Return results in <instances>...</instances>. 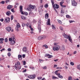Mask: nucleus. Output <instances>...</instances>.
Here are the masks:
<instances>
[{
  "label": "nucleus",
  "mask_w": 80,
  "mask_h": 80,
  "mask_svg": "<svg viewBox=\"0 0 80 80\" xmlns=\"http://www.w3.org/2000/svg\"><path fill=\"white\" fill-rule=\"evenodd\" d=\"M58 77H59V78H61V79L63 78V76L61 75L59 76H58Z\"/></svg>",
  "instance_id": "nucleus-32"
},
{
  "label": "nucleus",
  "mask_w": 80,
  "mask_h": 80,
  "mask_svg": "<svg viewBox=\"0 0 80 80\" xmlns=\"http://www.w3.org/2000/svg\"><path fill=\"white\" fill-rule=\"evenodd\" d=\"M66 17L67 18H71V17L70 16L67 15H66Z\"/></svg>",
  "instance_id": "nucleus-25"
},
{
  "label": "nucleus",
  "mask_w": 80,
  "mask_h": 80,
  "mask_svg": "<svg viewBox=\"0 0 80 80\" xmlns=\"http://www.w3.org/2000/svg\"><path fill=\"white\" fill-rule=\"evenodd\" d=\"M7 55L9 57H10V56H11V53H10V52H8L7 54Z\"/></svg>",
  "instance_id": "nucleus-36"
},
{
  "label": "nucleus",
  "mask_w": 80,
  "mask_h": 80,
  "mask_svg": "<svg viewBox=\"0 0 80 80\" xmlns=\"http://www.w3.org/2000/svg\"><path fill=\"white\" fill-rule=\"evenodd\" d=\"M30 25H29V24H28V23L26 24V26L27 27H28Z\"/></svg>",
  "instance_id": "nucleus-57"
},
{
  "label": "nucleus",
  "mask_w": 80,
  "mask_h": 80,
  "mask_svg": "<svg viewBox=\"0 0 80 80\" xmlns=\"http://www.w3.org/2000/svg\"><path fill=\"white\" fill-rule=\"evenodd\" d=\"M28 11H31V9L30 8H27Z\"/></svg>",
  "instance_id": "nucleus-53"
},
{
  "label": "nucleus",
  "mask_w": 80,
  "mask_h": 80,
  "mask_svg": "<svg viewBox=\"0 0 80 80\" xmlns=\"http://www.w3.org/2000/svg\"><path fill=\"white\" fill-rule=\"evenodd\" d=\"M45 8H48V4H46L44 6Z\"/></svg>",
  "instance_id": "nucleus-37"
},
{
  "label": "nucleus",
  "mask_w": 80,
  "mask_h": 80,
  "mask_svg": "<svg viewBox=\"0 0 80 80\" xmlns=\"http://www.w3.org/2000/svg\"><path fill=\"white\" fill-rule=\"evenodd\" d=\"M46 24L48 25H50V20L49 18L48 19Z\"/></svg>",
  "instance_id": "nucleus-14"
},
{
  "label": "nucleus",
  "mask_w": 80,
  "mask_h": 80,
  "mask_svg": "<svg viewBox=\"0 0 80 80\" xmlns=\"http://www.w3.org/2000/svg\"><path fill=\"white\" fill-rule=\"evenodd\" d=\"M77 68L78 69V70H80V64L78 65L77 66Z\"/></svg>",
  "instance_id": "nucleus-24"
},
{
  "label": "nucleus",
  "mask_w": 80,
  "mask_h": 80,
  "mask_svg": "<svg viewBox=\"0 0 80 80\" xmlns=\"http://www.w3.org/2000/svg\"><path fill=\"white\" fill-rule=\"evenodd\" d=\"M63 3H64V2L63 1H61L60 2V4L61 6H62L63 5L62 4Z\"/></svg>",
  "instance_id": "nucleus-26"
},
{
  "label": "nucleus",
  "mask_w": 80,
  "mask_h": 80,
  "mask_svg": "<svg viewBox=\"0 0 80 80\" xmlns=\"http://www.w3.org/2000/svg\"><path fill=\"white\" fill-rule=\"evenodd\" d=\"M53 49L54 51H58V50L60 49V46L57 45L55 47H53Z\"/></svg>",
  "instance_id": "nucleus-3"
},
{
  "label": "nucleus",
  "mask_w": 80,
  "mask_h": 80,
  "mask_svg": "<svg viewBox=\"0 0 80 80\" xmlns=\"http://www.w3.org/2000/svg\"><path fill=\"white\" fill-rule=\"evenodd\" d=\"M39 61L40 62H43V60H42V59H39Z\"/></svg>",
  "instance_id": "nucleus-48"
},
{
  "label": "nucleus",
  "mask_w": 80,
  "mask_h": 80,
  "mask_svg": "<svg viewBox=\"0 0 80 80\" xmlns=\"http://www.w3.org/2000/svg\"><path fill=\"white\" fill-rule=\"evenodd\" d=\"M13 6L12 5H8L7 6V8L8 10H10L11 8H12Z\"/></svg>",
  "instance_id": "nucleus-15"
},
{
  "label": "nucleus",
  "mask_w": 80,
  "mask_h": 80,
  "mask_svg": "<svg viewBox=\"0 0 80 80\" xmlns=\"http://www.w3.org/2000/svg\"><path fill=\"white\" fill-rule=\"evenodd\" d=\"M4 20V19H3V18H2L0 19V21H1V22H3Z\"/></svg>",
  "instance_id": "nucleus-54"
},
{
  "label": "nucleus",
  "mask_w": 80,
  "mask_h": 80,
  "mask_svg": "<svg viewBox=\"0 0 80 80\" xmlns=\"http://www.w3.org/2000/svg\"><path fill=\"white\" fill-rule=\"evenodd\" d=\"M20 12H21V14L22 15H24V13H23V12L22 10H23V6H20Z\"/></svg>",
  "instance_id": "nucleus-9"
},
{
  "label": "nucleus",
  "mask_w": 80,
  "mask_h": 80,
  "mask_svg": "<svg viewBox=\"0 0 80 80\" xmlns=\"http://www.w3.org/2000/svg\"><path fill=\"white\" fill-rule=\"evenodd\" d=\"M10 2V0H6L5 2H6V3H7L8 2Z\"/></svg>",
  "instance_id": "nucleus-47"
},
{
  "label": "nucleus",
  "mask_w": 80,
  "mask_h": 80,
  "mask_svg": "<svg viewBox=\"0 0 80 80\" xmlns=\"http://www.w3.org/2000/svg\"><path fill=\"white\" fill-rule=\"evenodd\" d=\"M61 7H62V8H65L66 6V5H62V6H61Z\"/></svg>",
  "instance_id": "nucleus-42"
},
{
  "label": "nucleus",
  "mask_w": 80,
  "mask_h": 80,
  "mask_svg": "<svg viewBox=\"0 0 80 80\" xmlns=\"http://www.w3.org/2000/svg\"><path fill=\"white\" fill-rule=\"evenodd\" d=\"M16 64H18V65H20V62H17V63Z\"/></svg>",
  "instance_id": "nucleus-45"
},
{
  "label": "nucleus",
  "mask_w": 80,
  "mask_h": 80,
  "mask_svg": "<svg viewBox=\"0 0 80 80\" xmlns=\"http://www.w3.org/2000/svg\"><path fill=\"white\" fill-rule=\"evenodd\" d=\"M16 39H15V37L13 36L11 38H9V41L10 42V44L11 45H14L15 43V40Z\"/></svg>",
  "instance_id": "nucleus-1"
},
{
  "label": "nucleus",
  "mask_w": 80,
  "mask_h": 80,
  "mask_svg": "<svg viewBox=\"0 0 80 80\" xmlns=\"http://www.w3.org/2000/svg\"><path fill=\"white\" fill-rule=\"evenodd\" d=\"M10 18L9 17H7L5 18V20H4L5 22H7V23H8V22H10Z\"/></svg>",
  "instance_id": "nucleus-7"
},
{
  "label": "nucleus",
  "mask_w": 80,
  "mask_h": 80,
  "mask_svg": "<svg viewBox=\"0 0 80 80\" xmlns=\"http://www.w3.org/2000/svg\"><path fill=\"white\" fill-rule=\"evenodd\" d=\"M60 30H63V28H62V27H60Z\"/></svg>",
  "instance_id": "nucleus-55"
},
{
  "label": "nucleus",
  "mask_w": 80,
  "mask_h": 80,
  "mask_svg": "<svg viewBox=\"0 0 80 80\" xmlns=\"http://www.w3.org/2000/svg\"><path fill=\"white\" fill-rule=\"evenodd\" d=\"M11 10L12 12H13V13L15 12V11H14V8L12 9Z\"/></svg>",
  "instance_id": "nucleus-38"
},
{
  "label": "nucleus",
  "mask_w": 80,
  "mask_h": 80,
  "mask_svg": "<svg viewBox=\"0 0 80 80\" xmlns=\"http://www.w3.org/2000/svg\"><path fill=\"white\" fill-rule=\"evenodd\" d=\"M70 64L71 65L73 66L74 65V63H73V62H71Z\"/></svg>",
  "instance_id": "nucleus-34"
},
{
  "label": "nucleus",
  "mask_w": 80,
  "mask_h": 80,
  "mask_svg": "<svg viewBox=\"0 0 80 80\" xmlns=\"http://www.w3.org/2000/svg\"><path fill=\"white\" fill-rule=\"evenodd\" d=\"M23 65H26V62H25V61H23Z\"/></svg>",
  "instance_id": "nucleus-39"
},
{
  "label": "nucleus",
  "mask_w": 80,
  "mask_h": 80,
  "mask_svg": "<svg viewBox=\"0 0 80 80\" xmlns=\"http://www.w3.org/2000/svg\"><path fill=\"white\" fill-rule=\"evenodd\" d=\"M72 80V77L69 76L68 78V80Z\"/></svg>",
  "instance_id": "nucleus-31"
},
{
  "label": "nucleus",
  "mask_w": 80,
  "mask_h": 80,
  "mask_svg": "<svg viewBox=\"0 0 80 80\" xmlns=\"http://www.w3.org/2000/svg\"><path fill=\"white\" fill-rule=\"evenodd\" d=\"M38 26L39 27V28H38V29L39 30V33H40V32H41V26H40V24H41V22H40V20L38 21Z\"/></svg>",
  "instance_id": "nucleus-4"
},
{
  "label": "nucleus",
  "mask_w": 80,
  "mask_h": 80,
  "mask_svg": "<svg viewBox=\"0 0 80 80\" xmlns=\"http://www.w3.org/2000/svg\"><path fill=\"white\" fill-rule=\"evenodd\" d=\"M62 49L63 50H65V47H62Z\"/></svg>",
  "instance_id": "nucleus-58"
},
{
  "label": "nucleus",
  "mask_w": 80,
  "mask_h": 80,
  "mask_svg": "<svg viewBox=\"0 0 80 80\" xmlns=\"http://www.w3.org/2000/svg\"><path fill=\"white\" fill-rule=\"evenodd\" d=\"M58 78H57V77H53L52 78V79H53L54 80L55 79H58Z\"/></svg>",
  "instance_id": "nucleus-30"
},
{
  "label": "nucleus",
  "mask_w": 80,
  "mask_h": 80,
  "mask_svg": "<svg viewBox=\"0 0 80 80\" xmlns=\"http://www.w3.org/2000/svg\"><path fill=\"white\" fill-rule=\"evenodd\" d=\"M61 13H64V11L63 10V9H61Z\"/></svg>",
  "instance_id": "nucleus-29"
},
{
  "label": "nucleus",
  "mask_w": 80,
  "mask_h": 80,
  "mask_svg": "<svg viewBox=\"0 0 80 80\" xmlns=\"http://www.w3.org/2000/svg\"><path fill=\"white\" fill-rule=\"evenodd\" d=\"M46 38V37L45 36H39L38 38V39L39 40H42V39H44Z\"/></svg>",
  "instance_id": "nucleus-8"
},
{
  "label": "nucleus",
  "mask_w": 80,
  "mask_h": 80,
  "mask_svg": "<svg viewBox=\"0 0 80 80\" xmlns=\"http://www.w3.org/2000/svg\"><path fill=\"white\" fill-rule=\"evenodd\" d=\"M55 7V8L58 9L59 8V6L57 4H55L54 5V7Z\"/></svg>",
  "instance_id": "nucleus-16"
},
{
  "label": "nucleus",
  "mask_w": 80,
  "mask_h": 80,
  "mask_svg": "<svg viewBox=\"0 0 80 80\" xmlns=\"http://www.w3.org/2000/svg\"><path fill=\"white\" fill-rule=\"evenodd\" d=\"M47 68V66H44L43 67V69H46Z\"/></svg>",
  "instance_id": "nucleus-60"
},
{
  "label": "nucleus",
  "mask_w": 80,
  "mask_h": 80,
  "mask_svg": "<svg viewBox=\"0 0 80 80\" xmlns=\"http://www.w3.org/2000/svg\"><path fill=\"white\" fill-rule=\"evenodd\" d=\"M3 40H4V39H3V38H0V41H1V42L3 41Z\"/></svg>",
  "instance_id": "nucleus-43"
},
{
  "label": "nucleus",
  "mask_w": 80,
  "mask_h": 80,
  "mask_svg": "<svg viewBox=\"0 0 80 80\" xmlns=\"http://www.w3.org/2000/svg\"><path fill=\"white\" fill-rule=\"evenodd\" d=\"M22 27H23L25 26V24L24 23L22 24Z\"/></svg>",
  "instance_id": "nucleus-63"
},
{
  "label": "nucleus",
  "mask_w": 80,
  "mask_h": 80,
  "mask_svg": "<svg viewBox=\"0 0 80 80\" xmlns=\"http://www.w3.org/2000/svg\"><path fill=\"white\" fill-rule=\"evenodd\" d=\"M63 36L64 38H67V39H69V40L70 41V42L71 43H72V37H71V36L65 34L64 33L63 34Z\"/></svg>",
  "instance_id": "nucleus-2"
},
{
  "label": "nucleus",
  "mask_w": 80,
  "mask_h": 80,
  "mask_svg": "<svg viewBox=\"0 0 80 80\" xmlns=\"http://www.w3.org/2000/svg\"><path fill=\"white\" fill-rule=\"evenodd\" d=\"M0 3L1 4H4V3H5V1H2L0 2Z\"/></svg>",
  "instance_id": "nucleus-33"
},
{
  "label": "nucleus",
  "mask_w": 80,
  "mask_h": 80,
  "mask_svg": "<svg viewBox=\"0 0 80 80\" xmlns=\"http://www.w3.org/2000/svg\"><path fill=\"white\" fill-rule=\"evenodd\" d=\"M42 78V77L38 78V80H41V79Z\"/></svg>",
  "instance_id": "nucleus-52"
},
{
  "label": "nucleus",
  "mask_w": 80,
  "mask_h": 80,
  "mask_svg": "<svg viewBox=\"0 0 80 80\" xmlns=\"http://www.w3.org/2000/svg\"><path fill=\"white\" fill-rule=\"evenodd\" d=\"M14 68L16 70H18H18H20L21 69V66H19L17 64L15 63Z\"/></svg>",
  "instance_id": "nucleus-5"
},
{
  "label": "nucleus",
  "mask_w": 80,
  "mask_h": 80,
  "mask_svg": "<svg viewBox=\"0 0 80 80\" xmlns=\"http://www.w3.org/2000/svg\"><path fill=\"white\" fill-rule=\"evenodd\" d=\"M54 45H58V43L55 42L54 44Z\"/></svg>",
  "instance_id": "nucleus-56"
},
{
  "label": "nucleus",
  "mask_w": 80,
  "mask_h": 80,
  "mask_svg": "<svg viewBox=\"0 0 80 80\" xmlns=\"http://www.w3.org/2000/svg\"><path fill=\"white\" fill-rule=\"evenodd\" d=\"M29 7L31 8H32V9H35L36 8V6L35 5H32L31 4L29 5Z\"/></svg>",
  "instance_id": "nucleus-12"
},
{
  "label": "nucleus",
  "mask_w": 80,
  "mask_h": 80,
  "mask_svg": "<svg viewBox=\"0 0 80 80\" xmlns=\"http://www.w3.org/2000/svg\"><path fill=\"white\" fill-rule=\"evenodd\" d=\"M64 67H65V68H66V69H67L68 68V67H67V66H65Z\"/></svg>",
  "instance_id": "nucleus-62"
},
{
  "label": "nucleus",
  "mask_w": 80,
  "mask_h": 80,
  "mask_svg": "<svg viewBox=\"0 0 80 80\" xmlns=\"http://www.w3.org/2000/svg\"><path fill=\"white\" fill-rule=\"evenodd\" d=\"M22 57H23V58H25V55L23 54Z\"/></svg>",
  "instance_id": "nucleus-59"
},
{
  "label": "nucleus",
  "mask_w": 80,
  "mask_h": 80,
  "mask_svg": "<svg viewBox=\"0 0 80 80\" xmlns=\"http://www.w3.org/2000/svg\"><path fill=\"white\" fill-rule=\"evenodd\" d=\"M11 50H12V49L10 48H9L8 49V52H11Z\"/></svg>",
  "instance_id": "nucleus-44"
},
{
  "label": "nucleus",
  "mask_w": 80,
  "mask_h": 80,
  "mask_svg": "<svg viewBox=\"0 0 80 80\" xmlns=\"http://www.w3.org/2000/svg\"><path fill=\"white\" fill-rule=\"evenodd\" d=\"M74 21H73L72 20H70L69 21V22L70 23H73V22H74Z\"/></svg>",
  "instance_id": "nucleus-51"
},
{
  "label": "nucleus",
  "mask_w": 80,
  "mask_h": 80,
  "mask_svg": "<svg viewBox=\"0 0 80 80\" xmlns=\"http://www.w3.org/2000/svg\"><path fill=\"white\" fill-rule=\"evenodd\" d=\"M3 50H5V48H3V49H1L0 50V51L1 52H2V51H3Z\"/></svg>",
  "instance_id": "nucleus-61"
},
{
  "label": "nucleus",
  "mask_w": 80,
  "mask_h": 80,
  "mask_svg": "<svg viewBox=\"0 0 80 80\" xmlns=\"http://www.w3.org/2000/svg\"><path fill=\"white\" fill-rule=\"evenodd\" d=\"M53 0H51V2L52 4V5L53 7H54V2L53 1Z\"/></svg>",
  "instance_id": "nucleus-22"
},
{
  "label": "nucleus",
  "mask_w": 80,
  "mask_h": 80,
  "mask_svg": "<svg viewBox=\"0 0 80 80\" xmlns=\"http://www.w3.org/2000/svg\"><path fill=\"white\" fill-rule=\"evenodd\" d=\"M48 17V13H47L45 15V18L46 19H47Z\"/></svg>",
  "instance_id": "nucleus-20"
},
{
  "label": "nucleus",
  "mask_w": 80,
  "mask_h": 80,
  "mask_svg": "<svg viewBox=\"0 0 80 80\" xmlns=\"http://www.w3.org/2000/svg\"><path fill=\"white\" fill-rule=\"evenodd\" d=\"M72 5L73 6H74L75 7V6H77V2L74 1H72Z\"/></svg>",
  "instance_id": "nucleus-11"
},
{
  "label": "nucleus",
  "mask_w": 80,
  "mask_h": 80,
  "mask_svg": "<svg viewBox=\"0 0 80 80\" xmlns=\"http://www.w3.org/2000/svg\"><path fill=\"white\" fill-rule=\"evenodd\" d=\"M22 55H18V59L21 60H22Z\"/></svg>",
  "instance_id": "nucleus-18"
},
{
  "label": "nucleus",
  "mask_w": 80,
  "mask_h": 80,
  "mask_svg": "<svg viewBox=\"0 0 80 80\" xmlns=\"http://www.w3.org/2000/svg\"><path fill=\"white\" fill-rule=\"evenodd\" d=\"M42 47H45L46 48H48V46L46 45H44L43 46H42Z\"/></svg>",
  "instance_id": "nucleus-28"
},
{
  "label": "nucleus",
  "mask_w": 80,
  "mask_h": 80,
  "mask_svg": "<svg viewBox=\"0 0 80 80\" xmlns=\"http://www.w3.org/2000/svg\"><path fill=\"white\" fill-rule=\"evenodd\" d=\"M20 27V24L19 23H17V28H19Z\"/></svg>",
  "instance_id": "nucleus-27"
},
{
  "label": "nucleus",
  "mask_w": 80,
  "mask_h": 80,
  "mask_svg": "<svg viewBox=\"0 0 80 80\" xmlns=\"http://www.w3.org/2000/svg\"><path fill=\"white\" fill-rule=\"evenodd\" d=\"M36 75H32L28 76V77L30 79H33L35 78Z\"/></svg>",
  "instance_id": "nucleus-6"
},
{
  "label": "nucleus",
  "mask_w": 80,
  "mask_h": 80,
  "mask_svg": "<svg viewBox=\"0 0 80 80\" xmlns=\"http://www.w3.org/2000/svg\"><path fill=\"white\" fill-rule=\"evenodd\" d=\"M11 14V12L10 11H7L6 12V14L7 16H10V15Z\"/></svg>",
  "instance_id": "nucleus-19"
},
{
  "label": "nucleus",
  "mask_w": 80,
  "mask_h": 80,
  "mask_svg": "<svg viewBox=\"0 0 80 80\" xmlns=\"http://www.w3.org/2000/svg\"><path fill=\"white\" fill-rule=\"evenodd\" d=\"M21 18L23 20H25V19H26V17L23 16H21Z\"/></svg>",
  "instance_id": "nucleus-21"
},
{
  "label": "nucleus",
  "mask_w": 80,
  "mask_h": 80,
  "mask_svg": "<svg viewBox=\"0 0 80 80\" xmlns=\"http://www.w3.org/2000/svg\"><path fill=\"white\" fill-rule=\"evenodd\" d=\"M13 19V16L12 15L11 16V20H12Z\"/></svg>",
  "instance_id": "nucleus-49"
},
{
  "label": "nucleus",
  "mask_w": 80,
  "mask_h": 80,
  "mask_svg": "<svg viewBox=\"0 0 80 80\" xmlns=\"http://www.w3.org/2000/svg\"><path fill=\"white\" fill-rule=\"evenodd\" d=\"M57 67V65L55 64L54 66V67Z\"/></svg>",
  "instance_id": "nucleus-64"
},
{
  "label": "nucleus",
  "mask_w": 80,
  "mask_h": 80,
  "mask_svg": "<svg viewBox=\"0 0 80 80\" xmlns=\"http://www.w3.org/2000/svg\"><path fill=\"white\" fill-rule=\"evenodd\" d=\"M27 48L24 47L22 48V51L24 52H27Z\"/></svg>",
  "instance_id": "nucleus-13"
},
{
  "label": "nucleus",
  "mask_w": 80,
  "mask_h": 80,
  "mask_svg": "<svg viewBox=\"0 0 80 80\" xmlns=\"http://www.w3.org/2000/svg\"><path fill=\"white\" fill-rule=\"evenodd\" d=\"M46 56L48 57V58H52V57H53V56L50 55L49 54H47Z\"/></svg>",
  "instance_id": "nucleus-17"
},
{
  "label": "nucleus",
  "mask_w": 80,
  "mask_h": 80,
  "mask_svg": "<svg viewBox=\"0 0 80 80\" xmlns=\"http://www.w3.org/2000/svg\"><path fill=\"white\" fill-rule=\"evenodd\" d=\"M58 70H57L55 72V74H56V75H58Z\"/></svg>",
  "instance_id": "nucleus-41"
},
{
  "label": "nucleus",
  "mask_w": 80,
  "mask_h": 80,
  "mask_svg": "<svg viewBox=\"0 0 80 80\" xmlns=\"http://www.w3.org/2000/svg\"><path fill=\"white\" fill-rule=\"evenodd\" d=\"M5 42H8V39L7 38H6L5 39Z\"/></svg>",
  "instance_id": "nucleus-40"
},
{
  "label": "nucleus",
  "mask_w": 80,
  "mask_h": 80,
  "mask_svg": "<svg viewBox=\"0 0 80 80\" xmlns=\"http://www.w3.org/2000/svg\"><path fill=\"white\" fill-rule=\"evenodd\" d=\"M25 14V15H28V13L27 12H25L24 13V14Z\"/></svg>",
  "instance_id": "nucleus-46"
},
{
  "label": "nucleus",
  "mask_w": 80,
  "mask_h": 80,
  "mask_svg": "<svg viewBox=\"0 0 80 80\" xmlns=\"http://www.w3.org/2000/svg\"><path fill=\"white\" fill-rule=\"evenodd\" d=\"M58 21L59 23H62V22L60 20H58Z\"/></svg>",
  "instance_id": "nucleus-35"
},
{
  "label": "nucleus",
  "mask_w": 80,
  "mask_h": 80,
  "mask_svg": "<svg viewBox=\"0 0 80 80\" xmlns=\"http://www.w3.org/2000/svg\"><path fill=\"white\" fill-rule=\"evenodd\" d=\"M51 26L52 27V28L53 29V30H55V29H56V28H55V26L53 25H52Z\"/></svg>",
  "instance_id": "nucleus-23"
},
{
  "label": "nucleus",
  "mask_w": 80,
  "mask_h": 80,
  "mask_svg": "<svg viewBox=\"0 0 80 80\" xmlns=\"http://www.w3.org/2000/svg\"><path fill=\"white\" fill-rule=\"evenodd\" d=\"M6 29L8 32H10L11 31V30H12V28L10 27H8L6 28Z\"/></svg>",
  "instance_id": "nucleus-10"
},
{
  "label": "nucleus",
  "mask_w": 80,
  "mask_h": 80,
  "mask_svg": "<svg viewBox=\"0 0 80 80\" xmlns=\"http://www.w3.org/2000/svg\"><path fill=\"white\" fill-rule=\"evenodd\" d=\"M77 52L76 51H75L73 53V54H77Z\"/></svg>",
  "instance_id": "nucleus-50"
}]
</instances>
